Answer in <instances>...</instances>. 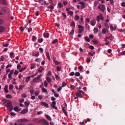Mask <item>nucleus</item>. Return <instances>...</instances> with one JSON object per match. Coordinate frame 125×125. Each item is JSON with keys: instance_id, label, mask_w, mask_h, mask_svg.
<instances>
[{"instance_id": "1", "label": "nucleus", "mask_w": 125, "mask_h": 125, "mask_svg": "<svg viewBox=\"0 0 125 125\" xmlns=\"http://www.w3.org/2000/svg\"><path fill=\"white\" fill-rule=\"evenodd\" d=\"M10 11V9L7 7H4L2 8L0 10V15H2L3 13L7 12H9Z\"/></svg>"}, {"instance_id": "2", "label": "nucleus", "mask_w": 125, "mask_h": 125, "mask_svg": "<svg viewBox=\"0 0 125 125\" xmlns=\"http://www.w3.org/2000/svg\"><path fill=\"white\" fill-rule=\"evenodd\" d=\"M56 99L53 97H51V100L53 101L50 104V105L51 106L52 108L56 110L57 109V107L55 106L56 104V102H55L54 101V100H56Z\"/></svg>"}, {"instance_id": "3", "label": "nucleus", "mask_w": 125, "mask_h": 125, "mask_svg": "<svg viewBox=\"0 0 125 125\" xmlns=\"http://www.w3.org/2000/svg\"><path fill=\"white\" fill-rule=\"evenodd\" d=\"M76 95L77 96L82 98L84 95V93L82 90H78L76 93Z\"/></svg>"}, {"instance_id": "4", "label": "nucleus", "mask_w": 125, "mask_h": 125, "mask_svg": "<svg viewBox=\"0 0 125 125\" xmlns=\"http://www.w3.org/2000/svg\"><path fill=\"white\" fill-rule=\"evenodd\" d=\"M98 8L102 12H104L105 10V6L102 4H101L99 5L98 7Z\"/></svg>"}, {"instance_id": "5", "label": "nucleus", "mask_w": 125, "mask_h": 125, "mask_svg": "<svg viewBox=\"0 0 125 125\" xmlns=\"http://www.w3.org/2000/svg\"><path fill=\"white\" fill-rule=\"evenodd\" d=\"M42 74H40L37 77L35 78L33 80V81L34 82H38L40 80V79L42 77Z\"/></svg>"}, {"instance_id": "6", "label": "nucleus", "mask_w": 125, "mask_h": 125, "mask_svg": "<svg viewBox=\"0 0 125 125\" xmlns=\"http://www.w3.org/2000/svg\"><path fill=\"white\" fill-rule=\"evenodd\" d=\"M41 122L43 125H49L48 122L44 119H41Z\"/></svg>"}, {"instance_id": "7", "label": "nucleus", "mask_w": 125, "mask_h": 125, "mask_svg": "<svg viewBox=\"0 0 125 125\" xmlns=\"http://www.w3.org/2000/svg\"><path fill=\"white\" fill-rule=\"evenodd\" d=\"M18 121L19 122H21V123H22L23 122H27L29 121V120L25 118H23L22 119H19L18 120Z\"/></svg>"}, {"instance_id": "8", "label": "nucleus", "mask_w": 125, "mask_h": 125, "mask_svg": "<svg viewBox=\"0 0 125 125\" xmlns=\"http://www.w3.org/2000/svg\"><path fill=\"white\" fill-rule=\"evenodd\" d=\"M8 101V102L7 103V104L5 105V106L6 107H10V106H11L12 104L10 102V101L8 100H7L6 101V102Z\"/></svg>"}, {"instance_id": "9", "label": "nucleus", "mask_w": 125, "mask_h": 125, "mask_svg": "<svg viewBox=\"0 0 125 125\" xmlns=\"http://www.w3.org/2000/svg\"><path fill=\"white\" fill-rule=\"evenodd\" d=\"M40 104L41 105L44 106L45 107H47L48 106V104H47L46 102H40Z\"/></svg>"}, {"instance_id": "10", "label": "nucleus", "mask_w": 125, "mask_h": 125, "mask_svg": "<svg viewBox=\"0 0 125 125\" xmlns=\"http://www.w3.org/2000/svg\"><path fill=\"white\" fill-rule=\"evenodd\" d=\"M28 112V110L26 109H24L22 110L20 113L22 114H24L27 113Z\"/></svg>"}, {"instance_id": "11", "label": "nucleus", "mask_w": 125, "mask_h": 125, "mask_svg": "<svg viewBox=\"0 0 125 125\" xmlns=\"http://www.w3.org/2000/svg\"><path fill=\"white\" fill-rule=\"evenodd\" d=\"M53 62L55 63L56 65H58L60 63V62H58V60H56V58L53 57L52 58Z\"/></svg>"}, {"instance_id": "12", "label": "nucleus", "mask_w": 125, "mask_h": 125, "mask_svg": "<svg viewBox=\"0 0 125 125\" xmlns=\"http://www.w3.org/2000/svg\"><path fill=\"white\" fill-rule=\"evenodd\" d=\"M8 86L7 85H6L5 86L4 89L5 93H7L9 92L8 90Z\"/></svg>"}, {"instance_id": "13", "label": "nucleus", "mask_w": 125, "mask_h": 125, "mask_svg": "<svg viewBox=\"0 0 125 125\" xmlns=\"http://www.w3.org/2000/svg\"><path fill=\"white\" fill-rule=\"evenodd\" d=\"M0 2L1 3L4 5H6L7 3L6 0H0Z\"/></svg>"}, {"instance_id": "14", "label": "nucleus", "mask_w": 125, "mask_h": 125, "mask_svg": "<svg viewBox=\"0 0 125 125\" xmlns=\"http://www.w3.org/2000/svg\"><path fill=\"white\" fill-rule=\"evenodd\" d=\"M5 30L4 27L2 26H0V33L2 32Z\"/></svg>"}, {"instance_id": "15", "label": "nucleus", "mask_w": 125, "mask_h": 125, "mask_svg": "<svg viewBox=\"0 0 125 125\" xmlns=\"http://www.w3.org/2000/svg\"><path fill=\"white\" fill-rule=\"evenodd\" d=\"M43 36L45 38H48L49 36V34L48 33H44L43 34Z\"/></svg>"}, {"instance_id": "16", "label": "nucleus", "mask_w": 125, "mask_h": 125, "mask_svg": "<svg viewBox=\"0 0 125 125\" xmlns=\"http://www.w3.org/2000/svg\"><path fill=\"white\" fill-rule=\"evenodd\" d=\"M46 56H47V58L50 61L51 59L50 58V57L49 52H46Z\"/></svg>"}, {"instance_id": "17", "label": "nucleus", "mask_w": 125, "mask_h": 125, "mask_svg": "<svg viewBox=\"0 0 125 125\" xmlns=\"http://www.w3.org/2000/svg\"><path fill=\"white\" fill-rule=\"evenodd\" d=\"M71 26H72L73 29L75 27V22L74 21H72L71 24Z\"/></svg>"}, {"instance_id": "18", "label": "nucleus", "mask_w": 125, "mask_h": 125, "mask_svg": "<svg viewBox=\"0 0 125 125\" xmlns=\"http://www.w3.org/2000/svg\"><path fill=\"white\" fill-rule=\"evenodd\" d=\"M46 78V80L47 81L48 83H50L51 82L52 80L50 77H47Z\"/></svg>"}, {"instance_id": "19", "label": "nucleus", "mask_w": 125, "mask_h": 125, "mask_svg": "<svg viewBox=\"0 0 125 125\" xmlns=\"http://www.w3.org/2000/svg\"><path fill=\"white\" fill-rule=\"evenodd\" d=\"M14 111L16 112H18L20 111L21 110L19 109L17 107H14Z\"/></svg>"}, {"instance_id": "20", "label": "nucleus", "mask_w": 125, "mask_h": 125, "mask_svg": "<svg viewBox=\"0 0 125 125\" xmlns=\"http://www.w3.org/2000/svg\"><path fill=\"white\" fill-rule=\"evenodd\" d=\"M95 21L94 20H93L91 21V24L93 26H94L95 24Z\"/></svg>"}, {"instance_id": "21", "label": "nucleus", "mask_w": 125, "mask_h": 125, "mask_svg": "<svg viewBox=\"0 0 125 125\" xmlns=\"http://www.w3.org/2000/svg\"><path fill=\"white\" fill-rule=\"evenodd\" d=\"M44 68H42V66L40 67V68L38 70V71L40 73H41L42 72V71L43 70Z\"/></svg>"}, {"instance_id": "22", "label": "nucleus", "mask_w": 125, "mask_h": 125, "mask_svg": "<svg viewBox=\"0 0 125 125\" xmlns=\"http://www.w3.org/2000/svg\"><path fill=\"white\" fill-rule=\"evenodd\" d=\"M42 92H43L47 94H48V92L47 90H46V89L44 88L43 87L42 88Z\"/></svg>"}, {"instance_id": "23", "label": "nucleus", "mask_w": 125, "mask_h": 125, "mask_svg": "<svg viewBox=\"0 0 125 125\" xmlns=\"http://www.w3.org/2000/svg\"><path fill=\"white\" fill-rule=\"evenodd\" d=\"M58 7L60 8H61L63 7V5L60 2H58Z\"/></svg>"}, {"instance_id": "24", "label": "nucleus", "mask_w": 125, "mask_h": 125, "mask_svg": "<svg viewBox=\"0 0 125 125\" xmlns=\"http://www.w3.org/2000/svg\"><path fill=\"white\" fill-rule=\"evenodd\" d=\"M84 39L86 42H90V39L89 37L87 36H86L84 38Z\"/></svg>"}, {"instance_id": "25", "label": "nucleus", "mask_w": 125, "mask_h": 125, "mask_svg": "<svg viewBox=\"0 0 125 125\" xmlns=\"http://www.w3.org/2000/svg\"><path fill=\"white\" fill-rule=\"evenodd\" d=\"M62 110L63 112L64 113V114H65V115H67V113L66 112V110L65 109V108L64 107H62Z\"/></svg>"}, {"instance_id": "26", "label": "nucleus", "mask_w": 125, "mask_h": 125, "mask_svg": "<svg viewBox=\"0 0 125 125\" xmlns=\"http://www.w3.org/2000/svg\"><path fill=\"white\" fill-rule=\"evenodd\" d=\"M45 117L46 118L49 120L51 121V117L48 115H45Z\"/></svg>"}, {"instance_id": "27", "label": "nucleus", "mask_w": 125, "mask_h": 125, "mask_svg": "<svg viewBox=\"0 0 125 125\" xmlns=\"http://www.w3.org/2000/svg\"><path fill=\"white\" fill-rule=\"evenodd\" d=\"M8 107V109L10 111H11L13 109V107L11 105Z\"/></svg>"}, {"instance_id": "28", "label": "nucleus", "mask_w": 125, "mask_h": 125, "mask_svg": "<svg viewBox=\"0 0 125 125\" xmlns=\"http://www.w3.org/2000/svg\"><path fill=\"white\" fill-rule=\"evenodd\" d=\"M36 67V65L35 64H31V69L32 70L34 68Z\"/></svg>"}, {"instance_id": "29", "label": "nucleus", "mask_w": 125, "mask_h": 125, "mask_svg": "<svg viewBox=\"0 0 125 125\" xmlns=\"http://www.w3.org/2000/svg\"><path fill=\"white\" fill-rule=\"evenodd\" d=\"M39 53L38 52L37 54H35L34 53H32V55L33 56H36V57H38L39 56Z\"/></svg>"}, {"instance_id": "30", "label": "nucleus", "mask_w": 125, "mask_h": 125, "mask_svg": "<svg viewBox=\"0 0 125 125\" xmlns=\"http://www.w3.org/2000/svg\"><path fill=\"white\" fill-rule=\"evenodd\" d=\"M30 78V76H28L26 78V82L27 83L29 81Z\"/></svg>"}, {"instance_id": "31", "label": "nucleus", "mask_w": 125, "mask_h": 125, "mask_svg": "<svg viewBox=\"0 0 125 125\" xmlns=\"http://www.w3.org/2000/svg\"><path fill=\"white\" fill-rule=\"evenodd\" d=\"M67 13L69 14L71 16L73 15V12L72 11H68Z\"/></svg>"}, {"instance_id": "32", "label": "nucleus", "mask_w": 125, "mask_h": 125, "mask_svg": "<svg viewBox=\"0 0 125 125\" xmlns=\"http://www.w3.org/2000/svg\"><path fill=\"white\" fill-rule=\"evenodd\" d=\"M6 98H12V97L11 95L9 94H8L6 96Z\"/></svg>"}, {"instance_id": "33", "label": "nucleus", "mask_w": 125, "mask_h": 125, "mask_svg": "<svg viewBox=\"0 0 125 125\" xmlns=\"http://www.w3.org/2000/svg\"><path fill=\"white\" fill-rule=\"evenodd\" d=\"M67 85L66 83L64 82H63L62 83V87H65Z\"/></svg>"}, {"instance_id": "34", "label": "nucleus", "mask_w": 125, "mask_h": 125, "mask_svg": "<svg viewBox=\"0 0 125 125\" xmlns=\"http://www.w3.org/2000/svg\"><path fill=\"white\" fill-rule=\"evenodd\" d=\"M44 85L45 87L47 86L48 83L45 80L44 82Z\"/></svg>"}, {"instance_id": "35", "label": "nucleus", "mask_w": 125, "mask_h": 125, "mask_svg": "<svg viewBox=\"0 0 125 125\" xmlns=\"http://www.w3.org/2000/svg\"><path fill=\"white\" fill-rule=\"evenodd\" d=\"M48 8L49 9H50L52 10L53 9H54V7L52 5H50L48 7Z\"/></svg>"}, {"instance_id": "36", "label": "nucleus", "mask_w": 125, "mask_h": 125, "mask_svg": "<svg viewBox=\"0 0 125 125\" xmlns=\"http://www.w3.org/2000/svg\"><path fill=\"white\" fill-rule=\"evenodd\" d=\"M93 41L94 44H97L98 43V42L96 40H93Z\"/></svg>"}, {"instance_id": "37", "label": "nucleus", "mask_w": 125, "mask_h": 125, "mask_svg": "<svg viewBox=\"0 0 125 125\" xmlns=\"http://www.w3.org/2000/svg\"><path fill=\"white\" fill-rule=\"evenodd\" d=\"M37 37L34 36H33L32 37V40L33 41H34L36 39Z\"/></svg>"}, {"instance_id": "38", "label": "nucleus", "mask_w": 125, "mask_h": 125, "mask_svg": "<svg viewBox=\"0 0 125 125\" xmlns=\"http://www.w3.org/2000/svg\"><path fill=\"white\" fill-rule=\"evenodd\" d=\"M100 19L103 21L104 20V17L103 16L102 14L101 13L100 14Z\"/></svg>"}, {"instance_id": "39", "label": "nucleus", "mask_w": 125, "mask_h": 125, "mask_svg": "<svg viewBox=\"0 0 125 125\" xmlns=\"http://www.w3.org/2000/svg\"><path fill=\"white\" fill-rule=\"evenodd\" d=\"M43 39L42 38L38 39V42L40 43L42 42H43Z\"/></svg>"}, {"instance_id": "40", "label": "nucleus", "mask_w": 125, "mask_h": 125, "mask_svg": "<svg viewBox=\"0 0 125 125\" xmlns=\"http://www.w3.org/2000/svg\"><path fill=\"white\" fill-rule=\"evenodd\" d=\"M13 85L12 84H10L9 85V89L10 90H12L13 88Z\"/></svg>"}, {"instance_id": "41", "label": "nucleus", "mask_w": 125, "mask_h": 125, "mask_svg": "<svg viewBox=\"0 0 125 125\" xmlns=\"http://www.w3.org/2000/svg\"><path fill=\"white\" fill-rule=\"evenodd\" d=\"M85 27L88 30L90 29L89 26L87 23H85Z\"/></svg>"}, {"instance_id": "42", "label": "nucleus", "mask_w": 125, "mask_h": 125, "mask_svg": "<svg viewBox=\"0 0 125 125\" xmlns=\"http://www.w3.org/2000/svg\"><path fill=\"white\" fill-rule=\"evenodd\" d=\"M14 53L13 52H11L10 54V57L11 58H12L14 57V56L13 57L14 55Z\"/></svg>"}, {"instance_id": "43", "label": "nucleus", "mask_w": 125, "mask_h": 125, "mask_svg": "<svg viewBox=\"0 0 125 125\" xmlns=\"http://www.w3.org/2000/svg\"><path fill=\"white\" fill-rule=\"evenodd\" d=\"M4 22L3 20L1 18H0V25L2 24Z\"/></svg>"}, {"instance_id": "44", "label": "nucleus", "mask_w": 125, "mask_h": 125, "mask_svg": "<svg viewBox=\"0 0 125 125\" xmlns=\"http://www.w3.org/2000/svg\"><path fill=\"white\" fill-rule=\"evenodd\" d=\"M58 42V40L57 39H55L52 41V43L53 44H55L57 43Z\"/></svg>"}, {"instance_id": "45", "label": "nucleus", "mask_w": 125, "mask_h": 125, "mask_svg": "<svg viewBox=\"0 0 125 125\" xmlns=\"http://www.w3.org/2000/svg\"><path fill=\"white\" fill-rule=\"evenodd\" d=\"M75 20H78L79 19V17L78 15H76L75 17Z\"/></svg>"}, {"instance_id": "46", "label": "nucleus", "mask_w": 125, "mask_h": 125, "mask_svg": "<svg viewBox=\"0 0 125 125\" xmlns=\"http://www.w3.org/2000/svg\"><path fill=\"white\" fill-rule=\"evenodd\" d=\"M74 31L73 30V29L72 30L71 32L70 33L69 35H73V34Z\"/></svg>"}, {"instance_id": "47", "label": "nucleus", "mask_w": 125, "mask_h": 125, "mask_svg": "<svg viewBox=\"0 0 125 125\" xmlns=\"http://www.w3.org/2000/svg\"><path fill=\"white\" fill-rule=\"evenodd\" d=\"M30 92L31 95L33 94L34 92V89H32L31 90Z\"/></svg>"}, {"instance_id": "48", "label": "nucleus", "mask_w": 125, "mask_h": 125, "mask_svg": "<svg viewBox=\"0 0 125 125\" xmlns=\"http://www.w3.org/2000/svg\"><path fill=\"white\" fill-rule=\"evenodd\" d=\"M80 73L78 72H76L75 74V75L76 76H78L80 75Z\"/></svg>"}, {"instance_id": "49", "label": "nucleus", "mask_w": 125, "mask_h": 125, "mask_svg": "<svg viewBox=\"0 0 125 125\" xmlns=\"http://www.w3.org/2000/svg\"><path fill=\"white\" fill-rule=\"evenodd\" d=\"M21 96L22 97L26 98L27 97V95L25 94H23L21 95Z\"/></svg>"}, {"instance_id": "50", "label": "nucleus", "mask_w": 125, "mask_h": 125, "mask_svg": "<svg viewBox=\"0 0 125 125\" xmlns=\"http://www.w3.org/2000/svg\"><path fill=\"white\" fill-rule=\"evenodd\" d=\"M52 74L51 71H49L48 72V73L47 74V75L48 76H50L51 75H52Z\"/></svg>"}, {"instance_id": "51", "label": "nucleus", "mask_w": 125, "mask_h": 125, "mask_svg": "<svg viewBox=\"0 0 125 125\" xmlns=\"http://www.w3.org/2000/svg\"><path fill=\"white\" fill-rule=\"evenodd\" d=\"M62 14L63 17L64 18V19H65L66 18V16L65 13H62Z\"/></svg>"}, {"instance_id": "52", "label": "nucleus", "mask_w": 125, "mask_h": 125, "mask_svg": "<svg viewBox=\"0 0 125 125\" xmlns=\"http://www.w3.org/2000/svg\"><path fill=\"white\" fill-rule=\"evenodd\" d=\"M56 69L59 72L61 70V68L59 66H57Z\"/></svg>"}, {"instance_id": "53", "label": "nucleus", "mask_w": 125, "mask_h": 125, "mask_svg": "<svg viewBox=\"0 0 125 125\" xmlns=\"http://www.w3.org/2000/svg\"><path fill=\"white\" fill-rule=\"evenodd\" d=\"M39 92L38 91H36L35 93V95H36V96H37L39 95Z\"/></svg>"}, {"instance_id": "54", "label": "nucleus", "mask_w": 125, "mask_h": 125, "mask_svg": "<svg viewBox=\"0 0 125 125\" xmlns=\"http://www.w3.org/2000/svg\"><path fill=\"white\" fill-rule=\"evenodd\" d=\"M102 33L104 34H105L106 33V29L105 28H104L102 30Z\"/></svg>"}, {"instance_id": "55", "label": "nucleus", "mask_w": 125, "mask_h": 125, "mask_svg": "<svg viewBox=\"0 0 125 125\" xmlns=\"http://www.w3.org/2000/svg\"><path fill=\"white\" fill-rule=\"evenodd\" d=\"M55 76L56 79L58 80L60 79L58 75L55 74Z\"/></svg>"}, {"instance_id": "56", "label": "nucleus", "mask_w": 125, "mask_h": 125, "mask_svg": "<svg viewBox=\"0 0 125 125\" xmlns=\"http://www.w3.org/2000/svg\"><path fill=\"white\" fill-rule=\"evenodd\" d=\"M110 2L112 6H113L114 4V2L113 0H110Z\"/></svg>"}, {"instance_id": "57", "label": "nucleus", "mask_w": 125, "mask_h": 125, "mask_svg": "<svg viewBox=\"0 0 125 125\" xmlns=\"http://www.w3.org/2000/svg\"><path fill=\"white\" fill-rule=\"evenodd\" d=\"M11 75L12 74H10V73L8 74V77L10 80H11L12 78L11 77Z\"/></svg>"}, {"instance_id": "58", "label": "nucleus", "mask_w": 125, "mask_h": 125, "mask_svg": "<svg viewBox=\"0 0 125 125\" xmlns=\"http://www.w3.org/2000/svg\"><path fill=\"white\" fill-rule=\"evenodd\" d=\"M10 115L12 116H15L16 115V114L14 112H12L10 113Z\"/></svg>"}, {"instance_id": "59", "label": "nucleus", "mask_w": 125, "mask_h": 125, "mask_svg": "<svg viewBox=\"0 0 125 125\" xmlns=\"http://www.w3.org/2000/svg\"><path fill=\"white\" fill-rule=\"evenodd\" d=\"M24 86V85L20 86V87L19 88V90H21L22 88Z\"/></svg>"}, {"instance_id": "60", "label": "nucleus", "mask_w": 125, "mask_h": 125, "mask_svg": "<svg viewBox=\"0 0 125 125\" xmlns=\"http://www.w3.org/2000/svg\"><path fill=\"white\" fill-rule=\"evenodd\" d=\"M100 15L98 16L97 17L96 20H97L98 21H100Z\"/></svg>"}, {"instance_id": "61", "label": "nucleus", "mask_w": 125, "mask_h": 125, "mask_svg": "<svg viewBox=\"0 0 125 125\" xmlns=\"http://www.w3.org/2000/svg\"><path fill=\"white\" fill-rule=\"evenodd\" d=\"M98 3V2L97 1H94V5L95 6H96Z\"/></svg>"}, {"instance_id": "62", "label": "nucleus", "mask_w": 125, "mask_h": 125, "mask_svg": "<svg viewBox=\"0 0 125 125\" xmlns=\"http://www.w3.org/2000/svg\"><path fill=\"white\" fill-rule=\"evenodd\" d=\"M75 74L74 73V72H72L69 74V75L72 76L74 75Z\"/></svg>"}, {"instance_id": "63", "label": "nucleus", "mask_w": 125, "mask_h": 125, "mask_svg": "<svg viewBox=\"0 0 125 125\" xmlns=\"http://www.w3.org/2000/svg\"><path fill=\"white\" fill-rule=\"evenodd\" d=\"M79 69L80 70V71H81L83 69V66H79L78 67Z\"/></svg>"}, {"instance_id": "64", "label": "nucleus", "mask_w": 125, "mask_h": 125, "mask_svg": "<svg viewBox=\"0 0 125 125\" xmlns=\"http://www.w3.org/2000/svg\"><path fill=\"white\" fill-rule=\"evenodd\" d=\"M125 55V51H124L122 52L120 54H119V55Z\"/></svg>"}]
</instances>
